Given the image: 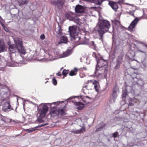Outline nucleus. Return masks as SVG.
I'll return each instance as SVG.
<instances>
[{"label": "nucleus", "instance_id": "60", "mask_svg": "<svg viewBox=\"0 0 147 147\" xmlns=\"http://www.w3.org/2000/svg\"><path fill=\"white\" fill-rule=\"evenodd\" d=\"M48 82V81H47V82H45V83H46L47 82Z\"/></svg>", "mask_w": 147, "mask_h": 147}, {"label": "nucleus", "instance_id": "31", "mask_svg": "<svg viewBox=\"0 0 147 147\" xmlns=\"http://www.w3.org/2000/svg\"><path fill=\"white\" fill-rule=\"evenodd\" d=\"M5 45L3 44L0 45V53L4 52L5 50Z\"/></svg>", "mask_w": 147, "mask_h": 147}, {"label": "nucleus", "instance_id": "57", "mask_svg": "<svg viewBox=\"0 0 147 147\" xmlns=\"http://www.w3.org/2000/svg\"><path fill=\"white\" fill-rule=\"evenodd\" d=\"M87 86H85V87L86 88Z\"/></svg>", "mask_w": 147, "mask_h": 147}, {"label": "nucleus", "instance_id": "42", "mask_svg": "<svg viewBox=\"0 0 147 147\" xmlns=\"http://www.w3.org/2000/svg\"><path fill=\"white\" fill-rule=\"evenodd\" d=\"M129 13L132 16H134V17H135V16H134V13L132 11H130L129 12Z\"/></svg>", "mask_w": 147, "mask_h": 147}, {"label": "nucleus", "instance_id": "5", "mask_svg": "<svg viewBox=\"0 0 147 147\" xmlns=\"http://www.w3.org/2000/svg\"><path fill=\"white\" fill-rule=\"evenodd\" d=\"M135 42L137 44H139L137 47V51L141 52L146 54L145 50L147 48V45L143 42L140 41L136 40Z\"/></svg>", "mask_w": 147, "mask_h": 147}, {"label": "nucleus", "instance_id": "50", "mask_svg": "<svg viewBox=\"0 0 147 147\" xmlns=\"http://www.w3.org/2000/svg\"><path fill=\"white\" fill-rule=\"evenodd\" d=\"M43 126H45V125H47L48 124V123H43L42 124Z\"/></svg>", "mask_w": 147, "mask_h": 147}, {"label": "nucleus", "instance_id": "24", "mask_svg": "<svg viewBox=\"0 0 147 147\" xmlns=\"http://www.w3.org/2000/svg\"><path fill=\"white\" fill-rule=\"evenodd\" d=\"M78 70V69L76 68L75 67L73 70L70 71L69 75L71 76L76 75Z\"/></svg>", "mask_w": 147, "mask_h": 147}, {"label": "nucleus", "instance_id": "47", "mask_svg": "<svg viewBox=\"0 0 147 147\" xmlns=\"http://www.w3.org/2000/svg\"><path fill=\"white\" fill-rule=\"evenodd\" d=\"M74 97H75V96H72V97H70V98H68V100H69L72 98H74Z\"/></svg>", "mask_w": 147, "mask_h": 147}, {"label": "nucleus", "instance_id": "59", "mask_svg": "<svg viewBox=\"0 0 147 147\" xmlns=\"http://www.w3.org/2000/svg\"><path fill=\"white\" fill-rule=\"evenodd\" d=\"M133 60H135V61H136V60H135V59H133V60H132V61H133Z\"/></svg>", "mask_w": 147, "mask_h": 147}, {"label": "nucleus", "instance_id": "52", "mask_svg": "<svg viewBox=\"0 0 147 147\" xmlns=\"http://www.w3.org/2000/svg\"><path fill=\"white\" fill-rule=\"evenodd\" d=\"M135 112H136V113H138H138H139V112H138L137 111H135L134 112V113H135Z\"/></svg>", "mask_w": 147, "mask_h": 147}, {"label": "nucleus", "instance_id": "33", "mask_svg": "<svg viewBox=\"0 0 147 147\" xmlns=\"http://www.w3.org/2000/svg\"><path fill=\"white\" fill-rule=\"evenodd\" d=\"M147 63L146 61L145 60L144 61L142 62V67L144 68L145 69H146L147 68Z\"/></svg>", "mask_w": 147, "mask_h": 147}, {"label": "nucleus", "instance_id": "4", "mask_svg": "<svg viewBox=\"0 0 147 147\" xmlns=\"http://www.w3.org/2000/svg\"><path fill=\"white\" fill-rule=\"evenodd\" d=\"M77 27L73 26H69V32L71 37V40L74 42H77L80 40V37H78V33L76 32Z\"/></svg>", "mask_w": 147, "mask_h": 147}, {"label": "nucleus", "instance_id": "11", "mask_svg": "<svg viewBox=\"0 0 147 147\" xmlns=\"http://www.w3.org/2000/svg\"><path fill=\"white\" fill-rule=\"evenodd\" d=\"M86 131V127L84 125L79 130H75V129H72L71 132L74 134H82L85 132Z\"/></svg>", "mask_w": 147, "mask_h": 147}, {"label": "nucleus", "instance_id": "3", "mask_svg": "<svg viewBox=\"0 0 147 147\" xmlns=\"http://www.w3.org/2000/svg\"><path fill=\"white\" fill-rule=\"evenodd\" d=\"M38 110L40 113L39 117L37 119V121L39 123L44 122L43 118L45 116L46 113L48 111V108L46 104H41L38 107Z\"/></svg>", "mask_w": 147, "mask_h": 147}, {"label": "nucleus", "instance_id": "25", "mask_svg": "<svg viewBox=\"0 0 147 147\" xmlns=\"http://www.w3.org/2000/svg\"><path fill=\"white\" fill-rule=\"evenodd\" d=\"M62 29H61V27L59 25L55 29V31L57 34L61 35L62 34Z\"/></svg>", "mask_w": 147, "mask_h": 147}, {"label": "nucleus", "instance_id": "21", "mask_svg": "<svg viewBox=\"0 0 147 147\" xmlns=\"http://www.w3.org/2000/svg\"><path fill=\"white\" fill-rule=\"evenodd\" d=\"M122 59L121 58H119L117 60L116 65L114 67L115 69H117L120 67V65L122 63Z\"/></svg>", "mask_w": 147, "mask_h": 147}, {"label": "nucleus", "instance_id": "46", "mask_svg": "<svg viewBox=\"0 0 147 147\" xmlns=\"http://www.w3.org/2000/svg\"><path fill=\"white\" fill-rule=\"evenodd\" d=\"M56 103H57V102H53V103H52L51 104V103H47V104H48V105H50V106H51V104L55 105Z\"/></svg>", "mask_w": 147, "mask_h": 147}, {"label": "nucleus", "instance_id": "51", "mask_svg": "<svg viewBox=\"0 0 147 147\" xmlns=\"http://www.w3.org/2000/svg\"><path fill=\"white\" fill-rule=\"evenodd\" d=\"M86 97L87 98H88L90 99L91 98V97H89L88 96H86Z\"/></svg>", "mask_w": 147, "mask_h": 147}, {"label": "nucleus", "instance_id": "19", "mask_svg": "<svg viewBox=\"0 0 147 147\" xmlns=\"http://www.w3.org/2000/svg\"><path fill=\"white\" fill-rule=\"evenodd\" d=\"M29 2V0H19L18 3L20 6L27 5Z\"/></svg>", "mask_w": 147, "mask_h": 147}, {"label": "nucleus", "instance_id": "41", "mask_svg": "<svg viewBox=\"0 0 147 147\" xmlns=\"http://www.w3.org/2000/svg\"><path fill=\"white\" fill-rule=\"evenodd\" d=\"M94 87L96 90V91L98 92V86L96 85H95L94 86Z\"/></svg>", "mask_w": 147, "mask_h": 147}, {"label": "nucleus", "instance_id": "2", "mask_svg": "<svg viewBox=\"0 0 147 147\" xmlns=\"http://www.w3.org/2000/svg\"><path fill=\"white\" fill-rule=\"evenodd\" d=\"M107 68V67L98 68L96 66L95 71L92 76L99 79L106 78L108 72Z\"/></svg>", "mask_w": 147, "mask_h": 147}, {"label": "nucleus", "instance_id": "55", "mask_svg": "<svg viewBox=\"0 0 147 147\" xmlns=\"http://www.w3.org/2000/svg\"><path fill=\"white\" fill-rule=\"evenodd\" d=\"M84 68L85 69V70H86V67H84Z\"/></svg>", "mask_w": 147, "mask_h": 147}, {"label": "nucleus", "instance_id": "1", "mask_svg": "<svg viewBox=\"0 0 147 147\" xmlns=\"http://www.w3.org/2000/svg\"><path fill=\"white\" fill-rule=\"evenodd\" d=\"M110 26L109 21L105 20H99L98 25L94 28V30L96 33L98 34L100 36V40H102L103 35L108 31Z\"/></svg>", "mask_w": 147, "mask_h": 147}, {"label": "nucleus", "instance_id": "20", "mask_svg": "<svg viewBox=\"0 0 147 147\" xmlns=\"http://www.w3.org/2000/svg\"><path fill=\"white\" fill-rule=\"evenodd\" d=\"M68 42V40L67 37L66 36H63L61 37L60 40L59 42L58 43L59 44H60L61 43H66Z\"/></svg>", "mask_w": 147, "mask_h": 147}, {"label": "nucleus", "instance_id": "14", "mask_svg": "<svg viewBox=\"0 0 147 147\" xmlns=\"http://www.w3.org/2000/svg\"><path fill=\"white\" fill-rule=\"evenodd\" d=\"M118 88L117 86H115L113 88L112 95L113 101L114 102H115V100L117 96V92H118Z\"/></svg>", "mask_w": 147, "mask_h": 147}, {"label": "nucleus", "instance_id": "26", "mask_svg": "<svg viewBox=\"0 0 147 147\" xmlns=\"http://www.w3.org/2000/svg\"><path fill=\"white\" fill-rule=\"evenodd\" d=\"M71 52V49H69L67 50L66 52L63 53L62 55V57H67L70 55Z\"/></svg>", "mask_w": 147, "mask_h": 147}, {"label": "nucleus", "instance_id": "22", "mask_svg": "<svg viewBox=\"0 0 147 147\" xmlns=\"http://www.w3.org/2000/svg\"><path fill=\"white\" fill-rule=\"evenodd\" d=\"M75 105L77 106V109L79 110L82 109L84 106V104L80 102H76Z\"/></svg>", "mask_w": 147, "mask_h": 147}, {"label": "nucleus", "instance_id": "39", "mask_svg": "<svg viewBox=\"0 0 147 147\" xmlns=\"http://www.w3.org/2000/svg\"><path fill=\"white\" fill-rule=\"evenodd\" d=\"M40 38L42 40L45 38V35L44 34H42L40 36Z\"/></svg>", "mask_w": 147, "mask_h": 147}, {"label": "nucleus", "instance_id": "44", "mask_svg": "<svg viewBox=\"0 0 147 147\" xmlns=\"http://www.w3.org/2000/svg\"><path fill=\"white\" fill-rule=\"evenodd\" d=\"M86 44V42L85 41H83L81 43H80L79 44H84V45H85V44Z\"/></svg>", "mask_w": 147, "mask_h": 147}, {"label": "nucleus", "instance_id": "29", "mask_svg": "<svg viewBox=\"0 0 147 147\" xmlns=\"http://www.w3.org/2000/svg\"><path fill=\"white\" fill-rule=\"evenodd\" d=\"M91 1H92L93 3H95L98 4V5H100L103 1V0H90Z\"/></svg>", "mask_w": 147, "mask_h": 147}, {"label": "nucleus", "instance_id": "56", "mask_svg": "<svg viewBox=\"0 0 147 147\" xmlns=\"http://www.w3.org/2000/svg\"><path fill=\"white\" fill-rule=\"evenodd\" d=\"M135 11V10H133L132 11L134 13V12Z\"/></svg>", "mask_w": 147, "mask_h": 147}, {"label": "nucleus", "instance_id": "43", "mask_svg": "<svg viewBox=\"0 0 147 147\" xmlns=\"http://www.w3.org/2000/svg\"><path fill=\"white\" fill-rule=\"evenodd\" d=\"M85 76V75L84 74H80V77L81 78H83Z\"/></svg>", "mask_w": 147, "mask_h": 147}, {"label": "nucleus", "instance_id": "6", "mask_svg": "<svg viewBox=\"0 0 147 147\" xmlns=\"http://www.w3.org/2000/svg\"><path fill=\"white\" fill-rule=\"evenodd\" d=\"M15 45H9V51L12 53H15L17 52L19 53L25 54L26 53V50L24 49H21Z\"/></svg>", "mask_w": 147, "mask_h": 147}, {"label": "nucleus", "instance_id": "9", "mask_svg": "<svg viewBox=\"0 0 147 147\" xmlns=\"http://www.w3.org/2000/svg\"><path fill=\"white\" fill-rule=\"evenodd\" d=\"M14 41L15 43V45L21 49H24L26 50L25 49L22 45V39L20 38L16 37L14 39Z\"/></svg>", "mask_w": 147, "mask_h": 147}, {"label": "nucleus", "instance_id": "10", "mask_svg": "<svg viewBox=\"0 0 147 147\" xmlns=\"http://www.w3.org/2000/svg\"><path fill=\"white\" fill-rule=\"evenodd\" d=\"M132 78L134 80V82L136 83V84L135 85V86H138V85L143 86L144 84V82L142 79H139L136 77L135 78L133 77Z\"/></svg>", "mask_w": 147, "mask_h": 147}, {"label": "nucleus", "instance_id": "8", "mask_svg": "<svg viewBox=\"0 0 147 147\" xmlns=\"http://www.w3.org/2000/svg\"><path fill=\"white\" fill-rule=\"evenodd\" d=\"M53 4L57 5L59 9H61L64 4V0H53L52 1Z\"/></svg>", "mask_w": 147, "mask_h": 147}, {"label": "nucleus", "instance_id": "18", "mask_svg": "<svg viewBox=\"0 0 147 147\" xmlns=\"http://www.w3.org/2000/svg\"><path fill=\"white\" fill-rule=\"evenodd\" d=\"M129 88L130 89H131V87L130 86H127L126 87L125 89L123 90V93H122V98L123 99L126 96L127 94V93L129 92L128 90V88Z\"/></svg>", "mask_w": 147, "mask_h": 147}, {"label": "nucleus", "instance_id": "49", "mask_svg": "<svg viewBox=\"0 0 147 147\" xmlns=\"http://www.w3.org/2000/svg\"><path fill=\"white\" fill-rule=\"evenodd\" d=\"M9 58L10 59H11V61H9V62H13V61L12 60V58H11V56H10L9 57Z\"/></svg>", "mask_w": 147, "mask_h": 147}, {"label": "nucleus", "instance_id": "27", "mask_svg": "<svg viewBox=\"0 0 147 147\" xmlns=\"http://www.w3.org/2000/svg\"><path fill=\"white\" fill-rule=\"evenodd\" d=\"M58 115H60L63 116L65 114L64 109H60L58 110Z\"/></svg>", "mask_w": 147, "mask_h": 147}, {"label": "nucleus", "instance_id": "23", "mask_svg": "<svg viewBox=\"0 0 147 147\" xmlns=\"http://www.w3.org/2000/svg\"><path fill=\"white\" fill-rule=\"evenodd\" d=\"M58 110H57L56 109V107H54L51 108V110L50 111V114H54L56 115H58Z\"/></svg>", "mask_w": 147, "mask_h": 147}, {"label": "nucleus", "instance_id": "34", "mask_svg": "<svg viewBox=\"0 0 147 147\" xmlns=\"http://www.w3.org/2000/svg\"><path fill=\"white\" fill-rule=\"evenodd\" d=\"M118 132L116 131L110 135V137H114V138L117 137V135L118 134Z\"/></svg>", "mask_w": 147, "mask_h": 147}, {"label": "nucleus", "instance_id": "45", "mask_svg": "<svg viewBox=\"0 0 147 147\" xmlns=\"http://www.w3.org/2000/svg\"><path fill=\"white\" fill-rule=\"evenodd\" d=\"M56 74L57 76H61L62 74L60 73V72H59L58 73H57Z\"/></svg>", "mask_w": 147, "mask_h": 147}, {"label": "nucleus", "instance_id": "36", "mask_svg": "<svg viewBox=\"0 0 147 147\" xmlns=\"http://www.w3.org/2000/svg\"><path fill=\"white\" fill-rule=\"evenodd\" d=\"M52 81L53 84L54 85H56L57 84V81L55 79V78H53Z\"/></svg>", "mask_w": 147, "mask_h": 147}, {"label": "nucleus", "instance_id": "48", "mask_svg": "<svg viewBox=\"0 0 147 147\" xmlns=\"http://www.w3.org/2000/svg\"><path fill=\"white\" fill-rule=\"evenodd\" d=\"M1 24L2 26L3 27V28L5 26L4 25L2 22H1Z\"/></svg>", "mask_w": 147, "mask_h": 147}, {"label": "nucleus", "instance_id": "40", "mask_svg": "<svg viewBox=\"0 0 147 147\" xmlns=\"http://www.w3.org/2000/svg\"><path fill=\"white\" fill-rule=\"evenodd\" d=\"M3 29L4 30L7 32H9V29H8V28L6 27L5 26L4 27Z\"/></svg>", "mask_w": 147, "mask_h": 147}, {"label": "nucleus", "instance_id": "16", "mask_svg": "<svg viewBox=\"0 0 147 147\" xmlns=\"http://www.w3.org/2000/svg\"><path fill=\"white\" fill-rule=\"evenodd\" d=\"M75 11L76 13H81L83 12L84 11L83 7L79 5H78L76 6Z\"/></svg>", "mask_w": 147, "mask_h": 147}, {"label": "nucleus", "instance_id": "15", "mask_svg": "<svg viewBox=\"0 0 147 147\" xmlns=\"http://www.w3.org/2000/svg\"><path fill=\"white\" fill-rule=\"evenodd\" d=\"M11 109L13 110V109L11 108V105L9 102H5L3 105L2 110L5 112L7 111L8 109Z\"/></svg>", "mask_w": 147, "mask_h": 147}, {"label": "nucleus", "instance_id": "54", "mask_svg": "<svg viewBox=\"0 0 147 147\" xmlns=\"http://www.w3.org/2000/svg\"><path fill=\"white\" fill-rule=\"evenodd\" d=\"M107 140H108V141L109 142H110V140L109 139V138Z\"/></svg>", "mask_w": 147, "mask_h": 147}, {"label": "nucleus", "instance_id": "30", "mask_svg": "<svg viewBox=\"0 0 147 147\" xmlns=\"http://www.w3.org/2000/svg\"><path fill=\"white\" fill-rule=\"evenodd\" d=\"M89 45L94 49H95L96 48V44L93 41H91L89 42Z\"/></svg>", "mask_w": 147, "mask_h": 147}, {"label": "nucleus", "instance_id": "12", "mask_svg": "<svg viewBox=\"0 0 147 147\" xmlns=\"http://www.w3.org/2000/svg\"><path fill=\"white\" fill-rule=\"evenodd\" d=\"M139 20V18L136 17L131 22L128 27V29L130 30H132L136 26L137 23Z\"/></svg>", "mask_w": 147, "mask_h": 147}, {"label": "nucleus", "instance_id": "17", "mask_svg": "<svg viewBox=\"0 0 147 147\" xmlns=\"http://www.w3.org/2000/svg\"><path fill=\"white\" fill-rule=\"evenodd\" d=\"M109 4L115 11H117L118 6L116 3L113 1H109Z\"/></svg>", "mask_w": 147, "mask_h": 147}, {"label": "nucleus", "instance_id": "28", "mask_svg": "<svg viewBox=\"0 0 147 147\" xmlns=\"http://www.w3.org/2000/svg\"><path fill=\"white\" fill-rule=\"evenodd\" d=\"M43 124H41L40 125H39L36 127L32 128V129H27L26 130V131H29V132H32L34 131H35L36 130V128H38V127H43Z\"/></svg>", "mask_w": 147, "mask_h": 147}, {"label": "nucleus", "instance_id": "13", "mask_svg": "<svg viewBox=\"0 0 147 147\" xmlns=\"http://www.w3.org/2000/svg\"><path fill=\"white\" fill-rule=\"evenodd\" d=\"M65 16L67 19L70 20L74 21L76 19V15L74 13H66Z\"/></svg>", "mask_w": 147, "mask_h": 147}, {"label": "nucleus", "instance_id": "53", "mask_svg": "<svg viewBox=\"0 0 147 147\" xmlns=\"http://www.w3.org/2000/svg\"><path fill=\"white\" fill-rule=\"evenodd\" d=\"M91 81V80H88V81H87V83H89V82H90V81Z\"/></svg>", "mask_w": 147, "mask_h": 147}, {"label": "nucleus", "instance_id": "32", "mask_svg": "<svg viewBox=\"0 0 147 147\" xmlns=\"http://www.w3.org/2000/svg\"><path fill=\"white\" fill-rule=\"evenodd\" d=\"M69 72L68 70H66L65 69H64L62 73V74L64 76V77H63V78H64V77L66 76H67V74H68Z\"/></svg>", "mask_w": 147, "mask_h": 147}, {"label": "nucleus", "instance_id": "37", "mask_svg": "<svg viewBox=\"0 0 147 147\" xmlns=\"http://www.w3.org/2000/svg\"><path fill=\"white\" fill-rule=\"evenodd\" d=\"M115 23L116 25H119L120 24V22L117 20H116L115 21Z\"/></svg>", "mask_w": 147, "mask_h": 147}, {"label": "nucleus", "instance_id": "58", "mask_svg": "<svg viewBox=\"0 0 147 147\" xmlns=\"http://www.w3.org/2000/svg\"><path fill=\"white\" fill-rule=\"evenodd\" d=\"M63 67L61 68V70L62 69H63Z\"/></svg>", "mask_w": 147, "mask_h": 147}, {"label": "nucleus", "instance_id": "35", "mask_svg": "<svg viewBox=\"0 0 147 147\" xmlns=\"http://www.w3.org/2000/svg\"><path fill=\"white\" fill-rule=\"evenodd\" d=\"M105 126V125H102L99 128H97L95 132H97L98 131H101L102 129Z\"/></svg>", "mask_w": 147, "mask_h": 147}, {"label": "nucleus", "instance_id": "38", "mask_svg": "<svg viewBox=\"0 0 147 147\" xmlns=\"http://www.w3.org/2000/svg\"><path fill=\"white\" fill-rule=\"evenodd\" d=\"M92 56L94 57H95L96 58V61L98 60V59L97 57V56H96V53H94V52H93V54H92Z\"/></svg>", "mask_w": 147, "mask_h": 147}, {"label": "nucleus", "instance_id": "7", "mask_svg": "<svg viewBox=\"0 0 147 147\" xmlns=\"http://www.w3.org/2000/svg\"><path fill=\"white\" fill-rule=\"evenodd\" d=\"M97 64L96 66L98 68L107 67L108 62L107 61L104 59L102 57L96 60Z\"/></svg>", "mask_w": 147, "mask_h": 147}]
</instances>
